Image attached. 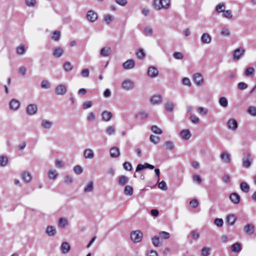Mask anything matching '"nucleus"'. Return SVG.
<instances>
[{
  "label": "nucleus",
  "instance_id": "obj_51",
  "mask_svg": "<svg viewBox=\"0 0 256 256\" xmlns=\"http://www.w3.org/2000/svg\"><path fill=\"white\" fill-rule=\"evenodd\" d=\"M150 140L152 142L156 144L159 143L160 141V138L158 136L152 134L150 136Z\"/></svg>",
  "mask_w": 256,
  "mask_h": 256
},
{
  "label": "nucleus",
  "instance_id": "obj_62",
  "mask_svg": "<svg viewBox=\"0 0 256 256\" xmlns=\"http://www.w3.org/2000/svg\"><path fill=\"white\" fill-rule=\"evenodd\" d=\"M190 234L192 238L194 240H196L200 238V234L197 230H192L190 232Z\"/></svg>",
  "mask_w": 256,
  "mask_h": 256
},
{
  "label": "nucleus",
  "instance_id": "obj_47",
  "mask_svg": "<svg viewBox=\"0 0 256 256\" xmlns=\"http://www.w3.org/2000/svg\"><path fill=\"white\" fill-rule=\"evenodd\" d=\"M8 162V158L6 156H0V166H5Z\"/></svg>",
  "mask_w": 256,
  "mask_h": 256
},
{
  "label": "nucleus",
  "instance_id": "obj_38",
  "mask_svg": "<svg viewBox=\"0 0 256 256\" xmlns=\"http://www.w3.org/2000/svg\"><path fill=\"white\" fill-rule=\"evenodd\" d=\"M240 188L241 190L245 193H247L250 190V186L246 182H242L240 184Z\"/></svg>",
  "mask_w": 256,
  "mask_h": 256
},
{
  "label": "nucleus",
  "instance_id": "obj_44",
  "mask_svg": "<svg viewBox=\"0 0 256 256\" xmlns=\"http://www.w3.org/2000/svg\"><path fill=\"white\" fill-rule=\"evenodd\" d=\"M247 112L252 116H256V106H250L248 108Z\"/></svg>",
  "mask_w": 256,
  "mask_h": 256
},
{
  "label": "nucleus",
  "instance_id": "obj_6",
  "mask_svg": "<svg viewBox=\"0 0 256 256\" xmlns=\"http://www.w3.org/2000/svg\"><path fill=\"white\" fill-rule=\"evenodd\" d=\"M38 106L36 104H30L26 108V112L28 115L33 116L35 114L38 112Z\"/></svg>",
  "mask_w": 256,
  "mask_h": 256
},
{
  "label": "nucleus",
  "instance_id": "obj_15",
  "mask_svg": "<svg viewBox=\"0 0 256 256\" xmlns=\"http://www.w3.org/2000/svg\"><path fill=\"white\" fill-rule=\"evenodd\" d=\"M48 177L50 180H55L58 176V173L56 170L52 168L48 172Z\"/></svg>",
  "mask_w": 256,
  "mask_h": 256
},
{
  "label": "nucleus",
  "instance_id": "obj_28",
  "mask_svg": "<svg viewBox=\"0 0 256 256\" xmlns=\"http://www.w3.org/2000/svg\"><path fill=\"white\" fill-rule=\"evenodd\" d=\"M62 253L66 254L68 253L70 250V246L67 242L62 243L60 247Z\"/></svg>",
  "mask_w": 256,
  "mask_h": 256
},
{
  "label": "nucleus",
  "instance_id": "obj_7",
  "mask_svg": "<svg viewBox=\"0 0 256 256\" xmlns=\"http://www.w3.org/2000/svg\"><path fill=\"white\" fill-rule=\"evenodd\" d=\"M220 157L222 162L225 164H228L231 162V156L228 152H222Z\"/></svg>",
  "mask_w": 256,
  "mask_h": 256
},
{
  "label": "nucleus",
  "instance_id": "obj_63",
  "mask_svg": "<svg viewBox=\"0 0 256 256\" xmlns=\"http://www.w3.org/2000/svg\"><path fill=\"white\" fill-rule=\"evenodd\" d=\"M26 72L27 68L25 66H21L18 68V72L22 76H24Z\"/></svg>",
  "mask_w": 256,
  "mask_h": 256
},
{
  "label": "nucleus",
  "instance_id": "obj_37",
  "mask_svg": "<svg viewBox=\"0 0 256 256\" xmlns=\"http://www.w3.org/2000/svg\"><path fill=\"white\" fill-rule=\"evenodd\" d=\"M93 190H94L93 182H90L84 186V192L87 193V192H92Z\"/></svg>",
  "mask_w": 256,
  "mask_h": 256
},
{
  "label": "nucleus",
  "instance_id": "obj_16",
  "mask_svg": "<svg viewBox=\"0 0 256 256\" xmlns=\"http://www.w3.org/2000/svg\"><path fill=\"white\" fill-rule=\"evenodd\" d=\"M244 50L242 48H238L234 50L233 52L234 58L238 60L240 58L244 55Z\"/></svg>",
  "mask_w": 256,
  "mask_h": 256
},
{
  "label": "nucleus",
  "instance_id": "obj_22",
  "mask_svg": "<svg viewBox=\"0 0 256 256\" xmlns=\"http://www.w3.org/2000/svg\"><path fill=\"white\" fill-rule=\"evenodd\" d=\"M110 156L112 158H118L120 154V150L117 147L112 148L110 150Z\"/></svg>",
  "mask_w": 256,
  "mask_h": 256
},
{
  "label": "nucleus",
  "instance_id": "obj_17",
  "mask_svg": "<svg viewBox=\"0 0 256 256\" xmlns=\"http://www.w3.org/2000/svg\"><path fill=\"white\" fill-rule=\"evenodd\" d=\"M135 66V62L134 60L130 59L127 60L123 64V68L126 70H130Z\"/></svg>",
  "mask_w": 256,
  "mask_h": 256
},
{
  "label": "nucleus",
  "instance_id": "obj_10",
  "mask_svg": "<svg viewBox=\"0 0 256 256\" xmlns=\"http://www.w3.org/2000/svg\"><path fill=\"white\" fill-rule=\"evenodd\" d=\"M228 129L232 130H236L238 128V122L234 119H230L226 123Z\"/></svg>",
  "mask_w": 256,
  "mask_h": 256
},
{
  "label": "nucleus",
  "instance_id": "obj_49",
  "mask_svg": "<svg viewBox=\"0 0 256 256\" xmlns=\"http://www.w3.org/2000/svg\"><path fill=\"white\" fill-rule=\"evenodd\" d=\"M144 32L146 36H151L153 33L152 28L150 26H146L144 29Z\"/></svg>",
  "mask_w": 256,
  "mask_h": 256
},
{
  "label": "nucleus",
  "instance_id": "obj_9",
  "mask_svg": "<svg viewBox=\"0 0 256 256\" xmlns=\"http://www.w3.org/2000/svg\"><path fill=\"white\" fill-rule=\"evenodd\" d=\"M134 86V82L130 80H124L122 83V88L123 89L128 90L133 88Z\"/></svg>",
  "mask_w": 256,
  "mask_h": 256
},
{
  "label": "nucleus",
  "instance_id": "obj_48",
  "mask_svg": "<svg viewBox=\"0 0 256 256\" xmlns=\"http://www.w3.org/2000/svg\"><path fill=\"white\" fill-rule=\"evenodd\" d=\"M225 8L226 6L224 3H220L216 6V10L218 13L223 12L224 11Z\"/></svg>",
  "mask_w": 256,
  "mask_h": 256
},
{
  "label": "nucleus",
  "instance_id": "obj_56",
  "mask_svg": "<svg viewBox=\"0 0 256 256\" xmlns=\"http://www.w3.org/2000/svg\"><path fill=\"white\" fill-rule=\"evenodd\" d=\"M64 182L66 184H71L74 182L73 178L70 175L66 176L64 178Z\"/></svg>",
  "mask_w": 256,
  "mask_h": 256
},
{
  "label": "nucleus",
  "instance_id": "obj_53",
  "mask_svg": "<svg viewBox=\"0 0 256 256\" xmlns=\"http://www.w3.org/2000/svg\"><path fill=\"white\" fill-rule=\"evenodd\" d=\"M151 130L156 134H161L162 133V130L156 126H152L151 128Z\"/></svg>",
  "mask_w": 256,
  "mask_h": 256
},
{
  "label": "nucleus",
  "instance_id": "obj_19",
  "mask_svg": "<svg viewBox=\"0 0 256 256\" xmlns=\"http://www.w3.org/2000/svg\"><path fill=\"white\" fill-rule=\"evenodd\" d=\"M112 117V114L110 112L104 110L102 113V118L103 121L108 122Z\"/></svg>",
  "mask_w": 256,
  "mask_h": 256
},
{
  "label": "nucleus",
  "instance_id": "obj_61",
  "mask_svg": "<svg viewBox=\"0 0 256 256\" xmlns=\"http://www.w3.org/2000/svg\"><path fill=\"white\" fill-rule=\"evenodd\" d=\"M136 56L139 59H142L146 56L144 50L139 49L136 52Z\"/></svg>",
  "mask_w": 256,
  "mask_h": 256
},
{
  "label": "nucleus",
  "instance_id": "obj_3",
  "mask_svg": "<svg viewBox=\"0 0 256 256\" xmlns=\"http://www.w3.org/2000/svg\"><path fill=\"white\" fill-rule=\"evenodd\" d=\"M252 163V154L250 152L244 154L242 158V164L245 168H249Z\"/></svg>",
  "mask_w": 256,
  "mask_h": 256
},
{
  "label": "nucleus",
  "instance_id": "obj_12",
  "mask_svg": "<svg viewBox=\"0 0 256 256\" xmlns=\"http://www.w3.org/2000/svg\"><path fill=\"white\" fill-rule=\"evenodd\" d=\"M201 42L204 44H208L212 41V36L208 33L204 32L202 34L200 38Z\"/></svg>",
  "mask_w": 256,
  "mask_h": 256
},
{
  "label": "nucleus",
  "instance_id": "obj_46",
  "mask_svg": "<svg viewBox=\"0 0 256 256\" xmlns=\"http://www.w3.org/2000/svg\"><path fill=\"white\" fill-rule=\"evenodd\" d=\"M236 217L234 214L229 215L226 218L227 222L230 225H233L236 221Z\"/></svg>",
  "mask_w": 256,
  "mask_h": 256
},
{
  "label": "nucleus",
  "instance_id": "obj_60",
  "mask_svg": "<svg viewBox=\"0 0 256 256\" xmlns=\"http://www.w3.org/2000/svg\"><path fill=\"white\" fill-rule=\"evenodd\" d=\"M82 167L79 165L76 166L74 168V172L77 174H80L82 172Z\"/></svg>",
  "mask_w": 256,
  "mask_h": 256
},
{
  "label": "nucleus",
  "instance_id": "obj_4",
  "mask_svg": "<svg viewBox=\"0 0 256 256\" xmlns=\"http://www.w3.org/2000/svg\"><path fill=\"white\" fill-rule=\"evenodd\" d=\"M192 80L197 86H200L204 84V78L202 74L199 72L194 74L192 76Z\"/></svg>",
  "mask_w": 256,
  "mask_h": 256
},
{
  "label": "nucleus",
  "instance_id": "obj_1",
  "mask_svg": "<svg viewBox=\"0 0 256 256\" xmlns=\"http://www.w3.org/2000/svg\"><path fill=\"white\" fill-rule=\"evenodd\" d=\"M153 4L157 10L168 9L170 6V0H154Z\"/></svg>",
  "mask_w": 256,
  "mask_h": 256
},
{
  "label": "nucleus",
  "instance_id": "obj_27",
  "mask_svg": "<svg viewBox=\"0 0 256 256\" xmlns=\"http://www.w3.org/2000/svg\"><path fill=\"white\" fill-rule=\"evenodd\" d=\"M152 242L154 246L158 247L162 245V242L160 240V238L157 236H155L152 238Z\"/></svg>",
  "mask_w": 256,
  "mask_h": 256
},
{
  "label": "nucleus",
  "instance_id": "obj_30",
  "mask_svg": "<svg viewBox=\"0 0 256 256\" xmlns=\"http://www.w3.org/2000/svg\"><path fill=\"white\" fill-rule=\"evenodd\" d=\"M96 119V114L94 112H89L86 117V120L88 122H92Z\"/></svg>",
  "mask_w": 256,
  "mask_h": 256
},
{
  "label": "nucleus",
  "instance_id": "obj_55",
  "mask_svg": "<svg viewBox=\"0 0 256 256\" xmlns=\"http://www.w3.org/2000/svg\"><path fill=\"white\" fill-rule=\"evenodd\" d=\"M159 235L161 236L162 238L164 240H168L170 238V234L164 231L160 232Z\"/></svg>",
  "mask_w": 256,
  "mask_h": 256
},
{
  "label": "nucleus",
  "instance_id": "obj_29",
  "mask_svg": "<svg viewBox=\"0 0 256 256\" xmlns=\"http://www.w3.org/2000/svg\"><path fill=\"white\" fill-rule=\"evenodd\" d=\"M42 126L44 129H50L52 125V122L48 120H44L42 121Z\"/></svg>",
  "mask_w": 256,
  "mask_h": 256
},
{
  "label": "nucleus",
  "instance_id": "obj_34",
  "mask_svg": "<svg viewBox=\"0 0 256 256\" xmlns=\"http://www.w3.org/2000/svg\"><path fill=\"white\" fill-rule=\"evenodd\" d=\"M164 146L166 150H172L174 148V145L172 141L168 140L164 142Z\"/></svg>",
  "mask_w": 256,
  "mask_h": 256
},
{
  "label": "nucleus",
  "instance_id": "obj_8",
  "mask_svg": "<svg viewBox=\"0 0 256 256\" xmlns=\"http://www.w3.org/2000/svg\"><path fill=\"white\" fill-rule=\"evenodd\" d=\"M20 103L16 99H12L9 104V107L10 110L13 111L17 110L20 107Z\"/></svg>",
  "mask_w": 256,
  "mask_h": 256
},
{
  "label": "nucleus",
  "instance_id": "obj_39",
  "mask_svg": "<svg viewBox=\"0 0 256 256\" xmlns=\"http://www.w3.org/2000/svg\"><path fill=\"white\" fill-rule=\"evenodd\" d=\"M242 250V246L240 244L236 242L232 246V250L236 253L240 252Z\"/></svg>",
  "mask_w": 256,
  "mask_h": 256
},
{
  "label": "nucleus",
  "instance_id": "obj_40",
  "mask_svg": "<svg viewBox=\"0 0 256 256\" xmlns=\"http://www.w3.org/2000/svg\"><path fill=\"white\" fill-rule=\"evenodd\" d=\"M124 193L126 196H132L133 194V188L130 185L126 186L124 188Z\"/></svg>",
  "mask_w": 256,
  "mask_h": 256
},
{
  "label": "nucleus",
  "instance_id": "obj_35",
  "mask_svg": "<svg viewBox=\"0 0 256 256\" xmlns=\"http://www.w3.org/2000/svg\"><path fill=\"white\" fill-rule=\"evenodd\" d=\"M73 66L70 62H66L63 64V68L66 72L71 71L73 69Z\"/></svg>",
  "mask_w": 256,
  "mask_h": 256
},
{
  "label": "nucleus",
  "instance_id": "obj_18",
  "mask_svg": "<svg viewBox=\"0 0 256 256\" xmlns=\"http://www.w3.org/2000/svg\"><path fill=\"white\" fill-rule=\"evenodd\" d=\"M229 197L231 202L234 204H238L240 202V195L236 192L232 193Z\"/></svg>",
  "mask_w": 256,
  "mask_h": 256
},
{
  "label": "nucleus",
  "instance_id": "obj_31",
  "mask_svg": "<svg viewBox=\"0 0 256 256\" xmlns=\"http://www.w3.org/2000/svg\"><path fill=\"white\" fill-rule=\"evenodd\" d=\"M22 178L23 180L26 183L30 182L32 180L30 174L26 172H24L22 174Z\"/></svg>",
  "mask_w": 256,
  "mask_h": 256
},
{
  "label": "nucleus",
  "instance_id": "obj_58",
  "mask_svg": "<svg viewBox=\"0 0 256 256\" xmlns=\"http://www.w3.org/2000/svg\"><path fill=\"white\" fill-rule=\"evenodd\" d=\"M93 105L92 102L90 100L84 102L82 104V108L84 110L91 108Z\"/></svg>",
  "mask_w": 256,
  "mask_h": 256
},
{
  "label": "nucleus",
  "instance_id": "obj_64",
  "mask_svg": "<svg viewBox=\"0 0 256 256\" xmlns=\"http://www.w3.org/2000/svg\"><path fill=\"white\" fill-rule=\"evenodd\" d=\"M158 186L159 188L163 190H166L168 189V186L166 185V182L162 180L158 183Z\"/></svg>",
  "mask_w": 256,
  "mask_h": 256
},
{
  "label": "nucleus",
  "instance_id": "obj_45",
  "mask_svg": "<svg viewBox=\"0 0 256 256\" xmlns=\"http://www.w3.org/2000/svg\"><path fill=\"white\" fill-rule=\"evenodd\" d=\"M59 226L62 228H64L68 225V220L66 218H61L58 220Z\"/></svg>",
  "mask_w": 256,
  "mask_h": 256
},
{
  "label": "nucleus",
  "instance_id": "obj_14",
  "mask_svg": "<svg viewBox=\"0 0 256 256\" xmlns=\"http://www.w3.org/2000/svg\"><path fill=\"white\" fill-rule=\"evenodd\" d=\"M84 156L86 159H92L94 156V150L91 148H86L84 151Z\"/></svg>",
  "mask_w": 256,
  "mask_h": 256
},
{
  "label": "nucleus",
  "instance_id": "obj_42",
  "mask_svg": "<svg viewBox=\"0 0 256 256\" xmlns=\"http://www.w3.org/2000/svg\"><path fill=\"white\" fill-rule=\"evenodd\" d=\"M244 74L246 76H250V77L254 76V68H253L252 67H248V68H246L245 70V72H244Z\"/></svg>",
  "mask_w": 256,
  "mask_h": 256
},
{
  "label": "nucleus",
  "instance_id": "obj_24",
  "mask_svg": "<svg viewBox=\"0 0 256 256\" xmlns=\"http://www.w3.org/2000/svg\"><path fill=\"white\" fill-rule=\"evenodd\" d=\"M64 50L60 47L54 48L53 55L56 58H60L64 54Z\"/></svg>",
  "mask_w": 256,
  "mask_h": 256
},
{
  "label": "nucleus",
  "instance_id": "obj_54",
  "mask_svg": "<svg viewBox=\"0 0 256 256\" xmlns=\"http://www.w3.org/2000/svg\"><path fill=\"white\" fill-rule=\"evenodd\" d=\"M222 16L224 17L228 18L230 19L232 18V10H224L222 13Z\"/></svg>",
  "mask_w": 256,
  "mask_h": 256
},
{
  "label": "nucleus",
  "instance_id": "obj_36",
  "mask_svg": "<svg viewBox=\"0 0 256 256\" xmlns=\"http://www.w3.org/2000/svg\"><path fill=\"white\" fill-rule=\"evenodd\" d=\"M218 103L223 108H226L228 106V100L224 96L220 97L219 98Z\"/></svg>",
  "mask_w": 256,
  "mask_h": 256
},
{
  "label": "nucleus",
  "instance_id": "obj_43",
  "mask_svg": "<svg viewBox=\"0 0 256 256\" xmlns=\"http://www.w3.org/2000/svg\"><path fill=\"white\" fill-rule=\"evenodd\" d=\"M16 54L18 55H23L26 52L25 46L23 44H20L16 48Z\"/></svg>",
  "mask_w": 256,
  "mask_h": 256
},
{
  "label": "nucleus",
  "instance_id": "obj_5",
  "mask_svg": "<svg viewBox=\"0 0 256 256\" xmlns=\"http://www.w3.org/2000/svg\"><path fill=\"white\" fill-rule=\"evenodd\" d=\"M67 92V88L65 84H60L55 88V92L57 95L64 96Z\"/></svg>",
  "mask_w": 256,
  "mask_h": 256
},
{
  "label": "nucleus",
  "instance_id": "obj_23",
  "mask_svg": "<svg viewBox=\"0 0 256 256\" xmlns=\"http://www.w3.org/2000/svg\"><path fill=\"white\" fill-rule=\"evenodd\" d=\"M100 54L103 57L108 56L111 54V48L108 46L104 47L101 49Z\"/></svg>",
  "mask_w": 256,
  "mask_h": 256
},
{
  "label": "nucleus",
  "instance_id": "obj_57",
  "mask_svg": "<svg viewBox=\"0 0 256 256\" xmlns=\"http://www.w3.org/2000/svg\"><path fill=\"white\" fill-rule=\"evenodd\" d=\"M64 165L63 161L60 159H56L55 160V166L58 168H62L64 167Z\"/></svg>",
  "mask_w": 256,
  "mask_h": 256
},
{
  "label": "nucleus",
  "instance_id": "obj_59",
  "mask_svg": "<svg viewBox=\"0 0 256 256\" xmlns=\"http://www.w3.org/2000/svg\"><path fill=\"white\" fill-rule=\"evenodd\" d=\"M60 36V33L59 31L56 30L52 33V38L58 41Z\"/></svg>",
  "mask_w": 256,
  "mask_h": 256
},
{
  "label": "nucleus",
  "instance_id": "obj_2",
  "mask_svg": "<svg viewBox=\"0 0 256 256\" xmlns=\"http://www.w3.org/2000/svg\"><path fill=\"white\" fill-rule=\"evenodd\" d=\"M130 239L134 243L140 242L143 238V234L140 230L132 231L130 234Z\"/></svg>",
  "mask_w": 256,
  "mask_h": 256
},
{
  "label": "nucleus",
  "instance_id": "obj_11",
  "mask_svg": "<svg viewBox=\"0 0 256 256\" xmlns=\"http://www.w3.org/2000/svg\"><path fill=\"white\" fill-rule=\"evenodd\" d=\"M86 18L90 22H94L98 19V14L94 10H90L87 12Z\"/></svg>",
  "mask_w": 256,
  "mask_h": 256
},
{
  "label": "nucleus",
  "instance_id": "obj_13",
  "mask_svg": "<svg viewBox=\"0 0 256 256\" xmlns=\"http://www.w3.org/2000/svg\"><path fill=\"white\" fill-rule=\"evenodd\" d=\"M158 74V70L154 66H150L148 70V75L152 78L156 77Z\"/></svg>",
  "mask_w": 256,
  "mask_h": 256
},
{
  "label": "nucleus",
  "instance_id": "obj_32",
  "mask_svg": "<svg viewBox=\"0 0 256 256\" xmlns=\"http://www.w3.org/2000/svg\"><path fill=\"white\" fill-rule=\"evenodd\" d=\"M46 233L48 236H52L55 235L56 230L54 226H50L46 228Z\"/></svg>",
  "mask_w": 256,
  "mask_h": 256
},
{
  "label": "nucleus",
  "instance_id": "obj_26",
  "mask_svg": "<svg viewBox=\"0 0 256 256\" xmlns=\"http://www.w3.org/2000/svg\"><path fill=\"white\" fill-rule=\"evenodd\" d=\"M106 134L108 136H112L116 132L115 126L112 125L108 126L105 130Z\"/></svg>",
  "mask_w": 256,
  "mask_h": 256
},
{
  "label": "nucleus",
  "instance_id": "obj_25",
  "mask_svg": "<svg viewBox=\"0 0 256 256\" xmlns=\"http://www.w3.org/2000/svg\"><path fill=\"white\" fill-rule=\"evenodd\" d=\"M244 230L246 234H252L254 231V227L253 225L248 224L244 228Z\"/></svg>",
  "mask_w": 256,
  "mask_h": 256
},
{
  "label": "nucleus",
  "instance_id": "obj_41",
  "mask_svg": "<svg viewBox=\"0 0 256 256\" xmlns=\"http://www.w3.org/2000/svg\"><path fill=\"white\" fill-rule=\"evenodd\" d=\"M114 20V18L110 14H106L104 16V22L106 24H110Z\"/></svg>",
  "mask_w": 256,
  "mask_h": 256
},
{
  "label": "nucleus",
  "instance_id": "obj_50",
  "mask_svg": "<svg viewBox=\"0 0 256 256\" xmlns=\"http://www.w3.org/2000/svg\"><path fill=\"white\" fill-rule=\"evenodd\" d=\"M174 104L172 102H166L165 104L166 109L168 112H172L174 110Z\"/></svg>",
  "mask_w": 256,
  "mask_h": 256
},
{
  "label": "nucleus",
  "instance_id": "obj_21",
  "mask_svg": "<svg viewBox=\"0 0 256 256\" xmlns=\"http://www.w3.org/2000/svg\"><path fill=\"white\" fill-rule=\"evenodd\" d=\"M180 136L184 140H188L191 137V134L188 130H183L180 132Z\"/></svg>",
  "mask_w": 256,
  "mask_h": 256
},
{
  "label": "nucleus",
  "instance_id": "obj_20",
  "mask_svg": "<svg viewBox=\"0 0 256 256\" xmlns=\"http://www.w3.org/2000/svg\"><path fill=\"white\" fill-rule=\"evenodd\" d=\"M150 102L152 104H158L162 102V97L160 95L153 96L150 98Z\"/></svg>",
  "mask_w": 256,
  "mask_h": 256
},
{
  "label": "nucleus",
  "instance_id": "obj_52",
  "mask_svg": "<svg viewBox=\"0 0 256 256\" xmlns=\"http://www.w3.org/2000/svg\"><path fill=\"white\" fill-rule=\"evenodd\" d=\"M210 249L208 247H204L201 250L202 256H208L210 254Z\"/></svg>",
  "mask_w": 256,
  "mask_h": 256
},
{
  "label": "nucleus",
  "instance_id": "obj_33",
  "mask_svg": "<svg viewBox=\"0 0 256 256\" xmlns=\"http://www.w3.org/2000/svg\"><path fill=\"white\" fill-rule=\"evenodd\" d=\"M128 182V178L125 176H120L118 180V184L122 186L125 185Z\"/></svg>",
  "mask_w": 256,
  "mask_h": 256
}]
</instances>
